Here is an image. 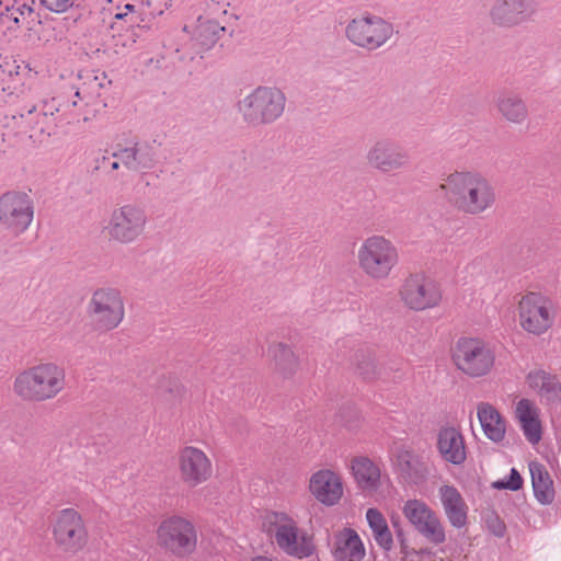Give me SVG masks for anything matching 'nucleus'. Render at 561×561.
Returning a JSON list of instances; mask_svg holds the SVG:
<instances>
[{"label":"nucleus","instance_id":"20e7f679","mask_svg":"<svg viewBox=\"0 0 561 561\" xmlns=\"http://www.w3.org/2000/svg\"><path fill=\"white\" fill-rule=\"evenodd\" d=\"M267 518L275 543L285 554L296 559H306L313 554L312 536L300 528L294 517L285 512H272Z\"/></svg>","mask_w":561,"mask_h":561},{"label":"nucleus","instance_id":"7c9ffc66","mask_svg":"<svg viewBox=\"0 0 561 561\" xmlns=\"http://www.w3.org/2000/svg\"><path fill=\"white\" fill-rule=\"evenodd\" d=\"M366 519L377 545L385 551H389L392 548L393 539L383 515L377 508H368Z\"/></svg>","mask_w":561,"mask_h":561},{"label":"nucleus","instance_id":"423d86ee","mask_svg":"<svg viewBox=\"0 0 561 561\" xmlns=\"http://www.w3.org/2000/svg\"><path fill=\"white\" fill-rule=\"evenodd\" d=\"M393 35L394 27L390 22L369 13L353 18L345 27L346 38L367 50L382 47Z\"/></svg>","mask_w":561,"mask_h":561},{"label":"nucleus","instance_id":"a878e982","mask_svg":"<svg viewBox=\"0 0 561 561\" xmlns=\"http://www.w3.org/2000/svg\"><path fill=\"white\" fill-rule=\"evenodd\" d=\"M391 460L396 471L404 482L416 484L424 479L426 468L420 457L411 450L398 448Z\"/></svg>","mask_w":561,"mask_h":561},{"label":"nucleus","instance_id":"ddd939ff","mask_svg":"<svg viewBox=\"0 0 561 561\" xmlns=\"http://www.w3.org/2000/svg\"><path fill=\"white\" fill-rule=\"evenodd\" d=\"M34 206L25 193L8 192L0 196V225L14 234L23 233L32 224Z\"/></svg>","mask_w":561,"mask_h":561},{"label":"nucleus","instance_id":"9d476101","mask_svg":"<svg viewBox=\"0 0 561 561\" xmlns=\"http://www.w3.org/2000/svg\"><path fill=\"white\" fill-rule=\"evenodd\" d=\"M147 215L142 207L127 204L115 208L105 227L107 236L118 242L137 241L145 232Z\"/></svg>","mask_w":561,"mask_h":561},{"label":"nucleus","instance_id":"e433bc0d","mask_svg":"<svg viewBox=\"0 0 561 561\" xmlns=\"http://www.w3.org/2000/svg\"><path fill=\"white\" fill-rule=\"evenodd\" d=\"M41 2L48 10L57 13L67 11L73 4V0H41Z\"/></svg>","mask_w":561,"mask_h":561},{"label":"nucleus","instance_id":"393cba45","mask_svg":"<svg viewBox=\"0 0 561 561\" xmlns=\"http://www.w3.org/2000/svg\"><path fill=\"white\" fill-rule=\"evenodd\" d=\"M332 553L336 561H362L365 549L357 533L345 528L335 535Z\"/></svg>","mask_w":561,"mask_h":561},{"label":"nucleus","instance_id":"4be33fe9","mask_svg":"<svg viewBox=\"0 0 561 561\" xmlns=\"http://www.w3.org/2000/svg\"><path fill=\"white\" fill-rule=\"evenodd\" d=\"M438 496L449 524L457 529L466 527L469 507L457 488L444 484L438 489Z\"/></svg>","mask_w":561,"mask_h":561},{"label":"nucleus","instance_id":"58836bf2","mask_svg":"<svg viewBox=\"0 0 561 561\" xmlns=\"http://www.w3.org/2000/svg\"><path fill=\"white\" fill-rule=\"evenodd\" d=\"M65 95V91L60 93L58 96L51 99L50 103H46L44 107V115H54L55 112H64L66 114L64 102L66 99H62Z\"/></svg>","mask_w":561,"mask_h":561},{"label":"nucleus","instance_id":"4c0bfd02","mask_svg":"<svg viewBox=\"0 0 561 561\" xmlns=\"http://www.w3.org/2000/svg\"><path fill=\"white\" fill-rule=\"evenodd\" d=\"M172 0H142L141 3L153 11L154 14L162 15L171 5Z\"/></svg>","mask_w":561,"mask_h":561},{"label":"nucleus","instance_id":"c85d7f7f","mask_svg":"<svg viewBox=\"0 0 561 561\" xmlns=\"http://www.w3.org/2000/svg\"><path fill=\"white\" fill-rule=\"evenodd\" d=\"M501 117L513 125H522L528 118V108L525 101L516 94H503L495 103Z\"/></svg>","mask_w":561,"mask_h":561},{"label":"nucleus","instance_id":"7ed1b4c3","mask_svg":"<svg viewBox=\"0 0 561 561\" xmlns=\"http://www.w3.org/2000/svg\"><path fill=\"white\" fill-rule=\"evenodd\" d=\"M65 387V371L53 363L33 366L20 373L14 393L25 401L42 402L55 398Z\"/></svg>","mask_w":561,"mask_h":561},{"label":"nucleus","instance_id":"aec40b11","mask_svg":"<svg viewBox=\"0 0 561 561\" xmlns=\"http://www.w3.org/2000/svg\"><path fill=\"white\" fill-rule=\"evenodd\" d=\"M436 448L442 459L448 463L460 466L467 459L463 435L455 426H444L438 431Z\"/></svg>","mask_w":561,"mask_h":561},{"label":"nucleus","instance_id":"6e6552de","mask_svg":"<svg viewBox=\"0 0 561 561\" xmlns=\"http://www.w3.org/2000/svg\"><path fill=\"white\" fill-rule=\"evenodd\" d=\"M402 304L414 311H423L437 307L442 301L440 285L424 273H412L407 276L399 288Z\"/></svg>","mask_w":561,"mask_h":561},{"label":"nucleus","instance_id":"9b49d317","mask_svg":"<svg viewBox=\"0 0 561 561\" xmlns=\"http://www.w3.org/2000/svg\"><path fill=\"white\" fill-rule=\"evenodd\" d=\"M159 543L175 556L192 553L197 545L194 525L185 518L172 516L164 519L158 528Z\"/></svg>","mask_w":561,"mask_h":561},{"label":"nucleus","instance_id":"b1692460","mask_svg":"<svg viewBox=\"0 0 561 561\" xmlns=\"http://www.w3.org/2000/svg\"><path fill=\"white\" fill-rule=\"evenodd\" d=\"M310 491L314 497L325 504L334 505L343 493L340 478L331 470H320L310 479Z\"/></svg>","mask_w":561,"mask_h":561},{"label":"nucleus","instance_id":"c756f323","mask_svg":"<svg viewBox=\"0 0 561 561\" xmlns=\"http://www.w3.org/2000/svg\"><path fill=\"white\" fill-rule=\"evenodd\" d=\"M534 495L542 505H549L554 500L553 481L545 467L538 462L529 465Z\"/></svg>","mask_w":561,"mask_h":561},{"label":"nucleus","instance_id":"a19ab883","mask_svg":"<svg viewBox=\"0 0 561 561\" xmlns=\"http://www.w3.org/2000/svg\"><path fill=\"white\" fill-rule=\"evenodd\" d=\"M492 531L496 537H503L505 533L504 524L497 522V524L493 527Z\"/></svg>","mask_w":561,"mask_h":561},{"label":"nucleus","instance_id":"473e14b6","mask_svg":"<svg viewBox=\"0 0 561 561\" xmlns=\"http://www.w3.org/2000/svg\"><path fill=\"white\" fill-rule=\"evenodd\" d=\"M273 356L277 368L286 376L294 371L297 366L296 357L293 351L283 343L274 344L268 350Z\"/></svg>","mask_w":561,"mask_h":561},{"label":"nucleus","instance_id":"5701e85b","mask_svg":"<svg viewBox=\"0 0 561 561\" xmlns=\"http://www.w3.org/2000/svg\"><path fill=\"white\" fill-rule=\"evenodd\" d=\"M526 382L542 403H561V382L556 375L542 369L531 370L526 376Z\"/></svg>","mask_w":561,"mask_h":561},{"label":"nucleus","instance_id":"0eeeda50","mask_svg":"<svg viewBox=\"0 0 561 561\" xmlns=\"http://www.w3.org/2000/svg\"><path fill=\"white\" fill-rule=\"evenodd\" d=\"M456 367L470 377L488 375L494 366L495 354L482 340L473 337L459 339L453 348Z\"/></svg>","mask_w":561,"mask_h":561},{"label":"nucleus","instance_id":"dca6fc26","mask_svg":"<svg viewBox=\"0 0 561 561\" xmlns=\"http://www.w3.org/2000/svg\"><path fill=\"white\" fill-rule=\"evenodd\" d=\"M537 12L536 0H494L489 18L494 25L515 27L533 21Z\"/></svg>","mask_w":561,"mask_h":561},{"label":"nucleus","instance_id":"4468645a","mask_svg":"<svg viewBox=\"0 0 561 561\" xmlns=\"http://www.w3.org/2000/svg\"><path fill=\"white\" fill-rule=\"evenodd\" d=\"M402 511L409 523L428 542L437 546L446 541L443 522L425 502L415 499L408 500Z\"/></svg>","mask_w":561,"mask_h":561},{"label":"nucleus","instance_id":"72a5a7b5","mask_svg":"<svg viewBox=\"0 0 561 561\" xmlns=\"http://www.w3.org/2000/svg\"><path fill=\"white\" fill-rule=\"evenodd\" d=\"M118 157L130 169L149 168L152 164V158L145 148H127L122 150Z\"/></svg>","mask_w":561,"mask_h":561},{"label":"nucleus","instance_id":"cd10ccee","mask_svg":"<svg viewBox=\"0 0 561 561\" xmlns=\"http://www.w3.org/2000/svg\"><path fill=\"white\" fill-rule=\"evenodd\" d=\"M352 472L358 486L365 492H374L380 484V469L367 457H356L352 460Z\"/></svg>","mask_w":561,"mask_h":561},{"label":"nucleus","instance_id":"f8f14e48","mask_svg":"<svg viewBox=\"0 0 561 561\" xmlns=\"http://www.w3.org/2000/svg\"><path fill=\"white\" fill-rule=\"evenodd\" d=\"M89 314L100 330H112L124 319V304L119 291L113 288L95 290L88 305Z\"/></svg>","mask_w":561,"mask_h":561},{"label":"nucleus","instance_id":"39448f33","mask_svg":"<svg viewBox=\"0 0 561 561\" xmlns=\"http://www.w3.org/2000/svg\"><path fill=\"white\" fill-rule=\"evenodd\" d=\"M285 104V94L279 89L257 87L238 102L237 110L248 124L262 125L279 118Z\"/></svg>","mask_w":561,"mask_h":561},{"label":"nucleus","instance_id":"c9c22d12","mask_svg":"<svg viewBox=\"0 0 561 561\" xmlns=\"http://www.w3.org/2000/svg\"><path fill=\"white\" fill-rule=\"evenodd\" d=\"M493 486L497 490L517 491L523 486V479L519 472L515 468H512L507 479L494 482Z\"/></svg>","mask_w":561,"mask_h":561},{"label":"nucleus","instance_id":"412c9836","mask_svg":"<svg viewBox=\"0 0 561 561\" xmlns=\"http://www.w3.org/2000/svg\"><path fill=\"white\" fill-rule=\"evenodd\" d=\"M514 415L526 440L531 445L538 444L542 437V425L540 409L537 404L529 399L523 398L516 402Z\"/></svg>","mask_w":561,"mask_h":561},{"label":"nucleus","instance_id":"f3484780","mask_svg":"<svg viewBox=\"0 0 561 561\" xmlns=\"http://www.w3.org/2000/svg\"><path fill=\"white\" fill-rule=\"evenodd\" d=\"M366 164L381 173H396L409 164V153L388 139H377L367 149Z\"/></svg>","mask_w":561,"mask_h":561},{"label":"nucleus","instance_id":"bb28decb","mask_svg":"<svg viewBox=\"0 0 561 561\" xmlns=\"http://www.w3.org/2000/svg\"><path fill=\"white\" fill-rule=\"evenodd\" d=\"M478 419L484 435L494 443H500L505 436V421L500 412L490 403L478 405Z\"/></svg>","mask_w":561,"mask_h":561},{"label":"nucleus","instance_id":"2f4dec72","mask_svg":"<svg viewBox=\"0 0 561 561\" xmlns=\"http://www.w3.org/2000/svg\"><path fill=\"white\" fill-rule=\"evenodd\" d=\"M158 14H154L152 10L144 5L139 4L138 9L135 10V5L127 3L124 7V11L117 12L115 18L118 20L129 18V22L135 24L139 28L150 30L158 18Z\"/></svg>","mask_w":561,"mask_h":561},{"label":"nucleus","instance_id":"1a4fd4ad","mask_svg":"<svg viewBox=\"0 0 561 561\" xmlns=\"http://www.w3.org/2000/svg\"><path fill=\"white\" fill-rule=\"evenodd\" d=\"M556 309L552 300L540 293H528L518 302L520 327L528 333L540 335L554 322Z\"/></svg>","mask_w":561,"mask_h":561},{"label":"nucleus","instance_id":"ea45409f","mask_svg":"<svg viewBox=\"0 0 561 561\" xmlns=\"http://www.w3.org/2000/svg\"><path fill=\"white\" fill-rule=\"evenodd\" d=\"M386 243V240L381 236H374L367 240L366 245H382Z\"/></svg>","mask_w":561,"mask_h":561},{"label":"nucleus","instance_id":"6ab92c4d","mask_svg":"<svg viewBox=\"0 0 561 561\" xmlns=\"http://www.w3.org/2000/svg\"><path fill=\"white\" fill-rule=\"evenodd\" d=\"M398 260L396 248H360L358 252L360 267L375 279L388 277Z\"/></svg>","mask_w":561,"mask_h":561},{"label":"nucleus","instance_id":"f704fd0d","mask_svg":"<svg viewBox=\"0 0 561 561\" xmlns=\"http://www.w3.org/2000/svg\"><path fill=\"white\" fill-rule=\"evenodd\" d=\"M356 371L365 380H371L376 376V366L370 352L360 351L355 355Z\"/></svg>","mask_w":561,"mask_h":561},{"label":"nucleus","instance_id":"2eb2a0df","mask_svg":"<svg viewBox=\"0 0 561 561\" xmlns=\"http://www.w3.org/2000/svg\"><path fill=\"white\" fill-rule=\"evenodd\" d=\"M56 543L66 552L76 553L87 543V530L80 514L73 508L62 510L55 522Z\"/></svg>","mask_w":561,"mask_h":561},{"label":"nucleus","instance_id":"79ce46f5","mask_svg":"<svg viewBox=\"0 0 561 561\" xmlns=\"http://www.w3.org/2000/svg\"><path fill=\"white\" fill-rule=\"evenodd\" d=\"M111 167L113 170H116V169H118L119 163L117 161H114V162H112Z\"/></svg>","mask_w":561,"mask_h":561},{"label":"nucleus","instance_id":"a211bd4d","mask_svg":"<svg viewBox=\"0 0 561 561\" xmlns=\"http://www.w3.org/2000/svg\"><path fill=\"white\" fill-rule=\"evenodd\" d=\"M179 469L182 481L191 486H197L211 476V462L206 454L192 446L183 448L179 456Z\"/></svg>","mask_w":561,"mask_h":561},{"label":"nucleus","instance_id":"f257e3e1","mask_svg":"<svg viewBox=\"0 0 561 561\" xmlns=\"http://www.w3.org/2000/svg\"><path fill=\"white\" fill-rule=\"evenodd\" d=\"M437 191L457 211L480 216L493 210L497 193L493 183L477 171H455L443 179Z\"/></svg>","mask_w":561,"mask_h":561},{"label":"nucleus","instance_id":"f03ea898","mask_svg":"<svg viewBox=\"0 0 561 561\" xmlns=\"http://www.w3.org/2000/svg\"><path fill=\"white\" fill-rule=\"evenodd\" d=\"M80 83L65 91L66 114L84 122L95 117L105 106L104 92L111 81L104 71L92 70L79 76Z\"/></svg>","mask_w":561,"mask_h":561}]
</instances>
